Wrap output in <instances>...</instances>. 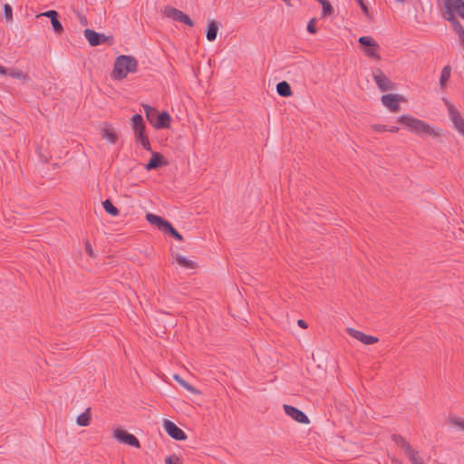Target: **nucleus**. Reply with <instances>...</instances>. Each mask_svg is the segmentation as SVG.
I'll list each match as a JSON object with an SVG mask.
<instances>
[{"mask_svg":"<svg viewBox=\"0 0 464 464\" xmlns=\"http://www.w3.org/2000/svg\"><path fill=\"white\" fill-rule=\"evenodd\" d=\"M138 70V61L130 55H119L113 64L111 78L121 81L127 77L128 73L136 72Z\"/></svg>","mask_w":464,"mask_h":464,"instance_id":"f257e3e1","label":"nucleus"},{"mask_svg":"<svg viewBox=\"0 0 464 464\" xmlns=\"http://www.w3.org/2000/svg\"><path fill=\"white\" fill-rule=\"evenodd\" d=\"M397 122L406 126L418 135H430L434 137H438L440 135V133L434 130L428 122L414 118L409 114L399 116L397 118Z\"/></svg>","mask_w":464,"mask_h":464,"instance_id":"f03ea898","label":"nucleus"},{"mask_svg":"<svg viewBox=\"0 0 464 464\" xmlns=\"http://www.w3.org/2000/svg\"><path fill=\"white\" fill-rule=\"evenodd\" d=\"M146 119L157 130L168 129L170 126L171 117L166 111L160 112L156 108L149 105H142Z\"/></svg>","mask_w":464,"mask_h":464,"instance_id":"7ed1b4c3","label":"nucleus"},{"mask_svg":"<svg viewBox=\"0 0 464 464\" xmlns=\"http://www.w3.org/2000/svg\"><path fill=\"white\" fill-rule=\"evenodd\" d=\"M444 8L442 17L450 24L460 23L457 16L464 20V0H444Z\"/></svg>","mask_w":464,"mask_h":464,"instance_id":"20e7f679","label":"nucleus"},{"mask_svg":"<svg viewBox=\"0 0 464 464\" xmlns=\"http://www.w3.org/2000/svg\"><path fill=\"white\" fill-rule=\"evenodd\" d=\"M130 123L136 141L140 142L145 150L151 151L149 137L146 134V125L143 117L136 113L131 117Z\"/></svg>","mask_w":464,"mask_h":464,"instance_id":"39448f33","label":"nucleus"},{"mask_svg":"<svg viewBox=\"0 0 464 464\" xmlns=\"http://www.w3.org/2000/svg\"><path fill=\"white\" fill-rule=\"evenodd\" d=\"M358 43L362 47L363 53L373 60H381V56L379 54L380 45L371 36H361L358 39Z\"/></svg>","mask_w":464,"mask_h":464,"instance_id":"423d86ee","label":"nucleus"},{"mask_svg":"<svg viewBox=\"0 0 464 464\" xmlns=\"http://www.w3.org/2000/svg\"><path fill=\"white\" fill-rule=\"evenodd\" d=\"M83 34L91 46H98L105 43L109 45L113 44V37L111 35L106 36L103 34L89 28L85 29Z\"/></svg>","mask_w":464,"mask_h":464,"instance_id":"0eeeda50","label":"nucleus"},{"mask_svg":"<svg viewBox=\"0 0 464 464\" xmlns=\"http://www.w3.org/2000/svg\"><path fill=\"white\" fill-rule=\"evenodd\" d=\"M372 78L381 90V92L393 91L396 89V84L392 82L380 68H374L372 71Z\"/></svg>","mask_w":464,"mask_h":464,"instance_id":"6e6552de","label":"nucleus"},{"mask_svg":"<svg viewBox=\"0 0 464 464\" xmlns=\"http://www.w3.org/2000/svg\"><path fill=\"white\" fill-rule=\"evenodd\" d=\"M443 101L448 109L449 116L453 122L454 128L464 136V119L450 102L447 99H443Z\"/></svg>","mask_w":464,"mask_h":464,"instance_id":"1a4fd4ad","label":"nucleus"},{"mask_svg":"<svg viewBox=\"0 0 464 464\" xmlns=\"http://www.w3.org/2000/svg\"><path fill=\"white\" fill-rule=\"evenodd\" d=\"M381 101L392 112H398L401 110L399 103L404 102L405 98L401 94L388 93L383 94Z\"/></svg>","mask_w":464,"mask_h":464,"instance_id":"9d476101","label":"nucleus"},{"mask_svg":"<svg viewBox=\"0 0 464 464\" xmlns=\"http://www.w3.org/2000/svg\"><path fill=\"white\" fill-rule=\"evenodd\" d=\"M113 436L121 443H124L136 449L140 448L139 440L133 434L123 429H116L113 432Z\"/></svg>","mask_w":464,"mask_h":464,"instance_id":"9b49d317","label":"nucleus"},{"mask_svg":"<svg viewBox=\"0 0 464 464\" xmlns=\"http://www.w3.org/2000/svg\"><path fill=\"white\" fill-rule=\"evenodd\" d=\"M163 427L167 434L176 440H187L186 433L169 420H163Z\"/></svg>","mask_w":464,"mask_h":464,"instance_id":"f8f14e48","label":"nucleus"},{"mask_svg":"<svg viewBox=\"0 0 464 464\" xmlns=\"http://www.w3.org/2000/svg\"><path fill=\"white\" fill-rule=\"evenodd\" d=\"M284 411L285 414L301 424H308L310 422L306 414L295 406L284 404Z\"/></svg>","mask_w":464,"mask_h":464,"instance_id":"ddd939ff","label":"nucleus"},{"mask_svg":"<svg viewBox=\"0 0 464 464\" xmlns=\"http://www.w3.org/2000/svg\"><path fill=\"white\" fill-rule=\"evenodd\" d=\"M165 14L168 17L172 18L175 21L183 23L190 27L194 25V22L190 19V17L177 8H166Z\"/></svg>","mask_w":464,"mask_h":464,"instance_id":"4468645a","label":"nucleus"},{"mask_svg":"<svg viewBox=\"0 0 464 464\" xmlns=\"http://www.w3.org/2000/svg\"><path fill=\"white\" fill-rule=\"evenodd\" d=\"M151 157L148 163L145 165V169L150 171L152 169H158L161 167L167 166L169 164L168 160L164 158V156L160 152L150 151Z\"/></svg>","mask_w":464,"mask_h":464,"instance_id":"2eb2a0df","label":"nucleus"},{"mask_svg":"<svg viewBox=\"0 0 464 464\" xmlns=\"http://www.w3.org/2000/svg\"><path fill=\"white\" fill-rule=\"evenodd\" d=\"M347 333L350 336L355 338L366 345L376 343L379 341V339L375 336L365 334L364 333L351 327L347 328Z\"/></svg>","mask_w":464,"mask_h":464,"instance_id":"dca6fc26","label":"nucleus"},{"mask_svg":"<svg viewBox=\"0 0 464 464\" xmlns=\"http://www.w3.org/2000/svg\"><path fill=\"white\" fill-rule=\"evenodd\" d=\"M146 220L151 224L157 227L161 232L164 231L166 227L169 225V221L165 219L164 218L152 214V213H147L146 214Z\"/></svg>","mask_w":464,"mask_h":464,"instance_id":"f3484780","label":"nucleus"},{"mask_svg":"<svg viewBox=\"0 0 464 464\" xmlns=\"http://www.w3.org/2000/svg\"><path fill=\"white\" fill-rule=\"evenodd\" d=\"M392 441L399 447L401 448V450L404 451V454L406 456H409L415 450L410 445V443L401 435L393 434L392 436Z\"/></svg>","mask_w":464,"mask_h":464,"instance_id":"a211bd4d","label":"nucleus"},{"mask_svg":"<svg viewBox=\"0 0 464 464\" xmlns=\"http://www.w3.org/2000/svg\"><path fill=\"white\" fill-rule=\"evenodd\" d=\"M392 441L399 447L401 448V450L404 451V454L406 456H409L415 450L410 445V443L401 435L393 434L392 436Z\"/></svg>","mask_w":464,"mask_h":464,"instance_id":"6ab92c4d","label":"nucleus"},{"mask_svg":"<svg viewBox=\"0 0 464 464\" xmlns=\"http://www.w3.org/2000/svg\"><path fill=\"white\" fill-rule=\"evenodd\" d=\"M219 30V23L212 20L208 24V27L206 30V37L209 42H213L216 40L218 32Z\"/></svg>","mask_w":464,"mask_h":464,"instance_id":"aec40b11","label":"nucleus"},{"mask_svg":"<svg viewBox=\"0 0 464 464\" xmlns=\"http://www.w3.org/2000/svg\"><path fill=\"white\" fill-rule=\"evenodd\" d=\"M278 95L284 98L292 96L293 92L290 84L286 81H282L276 84Z\"/></svg>","mask_w":464,"mask_h":464,"instance_id":"412c9836","label":"nucleus"},{"mask_svg":"<svg viewBox=\"0 0 464 464\" xmlns=\"http://www.w3.org/2000/svg\"><path fill=\"white\" fill-rule=\"evenodd\" d=\"M173 379L184 389L188 391L189 392L193 394H199L200 392L196 389L193 385L188 383L187 381H185L182 377H180L179 374H174Z\"/></svg>","mask_w":464,"mask_h":464,"instance_id":"4be33fe9","label":"nucleus"},{"mask_svg":"<svg viewBox=\"0 0 464 464\" xmlns=\"http://www.w3.org/2000/svg\"><path fill=\"white\" fill-rule=\"evenodd\" d=\"M91 422V409L88 408L84 412L81 413L76 418V423L81 427H87Z\"/></svg>","mask_w":464,"mask_h":464,"instance_id":"5701e85b","label":"nucleus"},{"mask_svg":"<svg viewBox=\"0 0 464 464\" xmlns=\"http://www.w3.org/2000/svg\"><path fill=\"white\" fill-rule=\"evenodd\" d=\"M175 260L180 266L185 268L194 269L197 266V264L194 261L189 260L179 254L176 255Z\"/></svg>","mask_w":464,"mask_h":464,"instance_id":"b1692460","label":"nucleus"},{"mask_svg":"<svg viewBox=\"0 0 464 464\" xmlns=\"http://www.w3.org/2000/svg\"><path fill=\"white\" fill-rule=\"evenodd\" d=\"M102 207L104 210L112 217H117L120 213L119 209L112 204L111 199H105L102 201Z\"/></svg>","mask_w":464,"mask_h":464,"instance_id":"393cba45","label":"nucleus"},{"mask_svg":"<svg viewBox=\"0 0 464 464\" xmlns=\"http://www.w3.org/2000/svg\"><path fill=\"white\" fill-rule=\"evenodd\" d=\"M102 138L111 144L116 143L118 140V135L111 128H105L102 130Z\"/></svg>","mask_w":464,"mask_h":464,"instance_id":"a878e982","label":"nucleus"},{"mask_svg":"<svg viewBox=\"0 0 464 464\" xmlns=\"http://www.w3.org/2000/svg\"><path fill=\"white\" fill-rule=\"evenodd\" d=\"M163 233L169 235L174 239L178 241H183L182 235L172 226V224L169 222V225L164 229Z\"/></svg>","mask_w":464,"mask_h":464,"instance_id":"bb28decb","label":"nucleus"},{"mask_svg":"<svg viewBox=\"0 0 464 464\" xmlns=\"http://www.w3.org/2000/svg\"><path fill=\"white\" fill-rule=\"evenodd\" d=\"M450 72H451V69H450V65H446L443 67L441 73H440V84L441 88H444L446 86V84L450 77Z\"/></svg>","mask_w":464,"mask_h":464,"instance_id":"cd10ccee","label":"nucleus"},{"mask_svg":"<svg viewBox=\"0 0 464 464\" xmlns=\"http://www.w3.org/2000/svg\"><path fill=\"white\" fill-rule=\"evenodd\" d=\"M453 31L459 35V43L464 47V28L460 23L451 24Z\"/></svg>","mask_w":464,"mask_h":464,"instance_id":"c85d7f7f","label":"nucleus"},{"mask_svg":"<svg viewBox=\"0 0 464 464\" xmlns=\"http://www.w3.org/2000/svg\"><path fill=\"white\" fill-rule=\"evenodd\" d=\"M51 24L53 26V30L56 34L61 35L63 33V26L60 22L59 17L53 18L51 20Z\"/></svg>","mask_w":464,"mask_h":464,"instance_id":"c756f323","label":"nucleus"},{"mask_svg":"<svg viewBox=\"0 0 464 464\" xmlns=\"http://www.w3.org/2000/svg\"><path fill=\"white\" fill-rule=\"evenodd\" d=\"M7 74L13 78H15V79H19V80H26L28 79V76L27 74H25L23 71L21 70H16V69H8V72Z\"/></svg>","mask_w":464,"mask_h":464,"instance_id":"7c9ffc66","label":"nucleus"},{"mask_svg":"<svg viewBox=\"0 0 464 464\" xmlns=\"http://www.w3.org/2000/svg\"><path fill=\"white\" fill-rule=\"evenodd\" d=\"M334 7L331 5V3L327 0L326 2L323 3L322 5V16L326 17L334 14Z\"/></svg>","mask_w":464,"mask_h":464,"instance_id":"2f4dec72","label":"nucleus"},{"mask_svg":"<svg viewBox=\"0 0 464 464\" xmlns=\"http://www.w3.org/2000/svg\"><path fill=\"white\" fill-rule=\"evenodd\" d=\"M4 17L6 21L13 20V8L9 4H5L3 6Z\"/></svg>","mask_w":464,"mask_h":464,"instance_id":"473e14b6","label":"nucleus"},{"mask_svg":"<svg viewBox=\"0 0 464 464\" xmlns=\"http://www.w3.org/2000/svg\"><path fill=\"white\" fill-rule=\"evenodd\" d=\"M166 464H181L180 459L176 454H171L166 457Z\"/></svg>","mask_w":464,"mask_h":464,"instance_id":"72a5a7b5","label":"nucleus"},{"mask_svg":"<svg viewBox=\"0 0 464 464\" xmlns=\"http://www.w3.org/2000/svg\"><path fill=\"white\" fill-rule=\"evenodd\" d=\"M315 24H316V19L312 18L307 24V27H306L307 32L312 34H314L317 32Z\"/></svg>","mask_w":464,"mask_h":464,"instance_id":"f704fd0d","label":"nucleus"},{"mask_svg":"<svg viewBox=\"0 0 464 464\" xmlns=\"http://www.w3.org/2000/svg\"><path fill=\"white\" fill-rule=\"evenodd\" d=\"M38 16H45V17L50 18V20H52L54 17H60L58 12L55 10L45 11V12L42 13L41 14H39Z\"/></svg>","mask_w":464,"mask_h":464,"instance_id":"c9c22d12","label":"nucleus"},{"mask_svg":"<svg viewBox=\"0 0 464 464\" xmlns=\"http://www.w3.org/2000/svg\"><path fill=\"white\" fill-rule=\"evenodd\" d=\"M450 423L459 427L464 430V420L461 418L454 417L450 419Z\"/></svg>","mask_w":464,"mask_h":464,"instance_id":"e433bc0d","label":"nucleus"},{"mask_svg":"<svg viewBox=\"0 0 464 464\" xmlns=\"http://www.w3.org/2000/svg\"><path fill=\"white\" fill-rule=\"evenodd\" d=\"M372 129L376 132L388 131V126L382 124H373Z\"/></svg>","mask_w":464,"mask_h":464,"instance_id":"4c0bfd02","label":"nucleus"},{"mask_svg":"<svg viewBox=\"0 0 464 464\" xmlns=\"http://www.w3.org/2000/svg\"><path fill=\"white\" fill-rule=\"evenodd\" d=\"M85 245V251L86 253L91 256V257H94L95 255H94V251L90 244V242L88 240L85 241L84 243Z\"/></svg>","mask_w":464,"mask_h":464,"instance_id":"58836bf2","label":"nucleus"},{"mask_svg":"<svg viewBox=\"0 0 464 464\" xmlns=\"http://www.w3.org/2000/svg\"><path fill=\"white\" fill-rule=\"evenodd\" d=\"M356 2L358 3V5H360L362 13L365 14V15H369V8L368 6L365 5V3L363 2V0H356Z\"/></svg>","mask_w":464,"mask_h":464,"instance_id":"ea45409f","label":"nucleus"},{"mask_svg":"<svg viewBox=\"0 0 464 464\" xmlns=\"http://www.w3.org/2000/svg\"><path fill=\"white\" fill-rule=\"evenodd\" d=\"M77 15L79 17L80 23L82 25H87L88 24V20H87L86 16L82 15L81 13H78Z\"/></svg>","mask_w":464,"mask_h":464,"instance_id":"a19ab883","label":"nucleus"},{"mask_svg":"<svg viewBox=\"0 0 464 464\" xmlns=\"http://www.w3.org/2000/svg\"><path fill=\"white\" fill-rule=\"evenodd\" d=\"M297 324H298L300 327L304 328V329L307 328V324H306V322H305L304 320H303V319H299V320L297 321Z\"/></svg>","mask_w":464,"mask_h":464,"instance_id":"79ce46f5","label":"nucleus"},{"mask_svg":"<svg viewBox=\"0 0 464 464\" xmlns=\"http://www.w3.org/2000/svg\"><path fill=\"white\" fill-rule=\"evenodd\" d=\"M7 72H8V69L5 68L4 66H2L0 64V74L2 75H7Z\"/></svg>","mask_w":464,"mask_h":464,"instance_id":"37998d69","label":"nucleus"},{"mask_svg":"<svg viewBox=\"0 0 464 464\" xmlns=\"http://www.w3.org/2000/svg\"><path fill=\"white\" fill-rule=\"evenodd\" d=\"M7 72H8V69L5 68L4 66H2L0 64V74L2 75H7Z\"/></svg>","mask_w":464,"mask_h":464,"instance_id":"c03bdc74","label":"nucleus"},{"mask_svg":"<svg viewBox=\"0 0 464 464\" xmlns=\"http://www.w3.org/2000/svg\"><path fill=\"white\" fill-rule=\"evenodd\" d=\"M399 130H400V128H399V127H397V126H392V128H388V131H391V132H392V133H396V132H398V131H399Z\"/></svg>","mask_w":464,"mask_h":464,"instance_id":"a18cd8bd","label":"nucleus"},{"mask_svg":"<svg viewBox=\"0 0 464 464\" xmlns=\"http://www.w3.org/2000/svg\"><path fill=\"white\" fill-rule=\"evenodd\" d=\"M285 2L288 6H291V0H282Z\"/></svg>","mask_w":464,"mask_h":464,"instance_id":"49530a36","label":"nucleus"},{"mask_svg":"<svg viewBox=\"0 0 464 464\" xmlns=\"http://www.w3.org/2000/svg\"><path fill=\"white\" fill-rule=\"evenodd\" d=\"M316 1L323 5V3L326 2L327 0H316Z\"/></svg>","mask_w":464,"mask_h":464,"instance_id":"de8ad7c7","label":"nucleus"}]
</instances>
